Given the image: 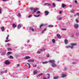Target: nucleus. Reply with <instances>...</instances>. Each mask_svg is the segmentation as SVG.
I'll return each instance as SVG.
<instances>
[{"instance_id": "obj_1", "label": "nucleus", "mask_w": 79, "mask_h": 79, "mask_svg": "<svg viewBox=\"0 0 79 79\" xmlns=\"http://www.w3.org/2000/svg\"><path fill=\"white\" fill-rule=\"evenodd\" d=\"M4 63L5 64L8 65V64H10V63L8 61V60H6L5 61Z\"/></svg>"}, {"instance_id": "obj_2", "label": "nucleus", "mask_w": 79, "mask_h": 79, "mask_svg": "<svg viewBox=\"0 0 79 79\" xmlns=\"http://www.w3.org/2000/svg\"><path fill=\"white\" fill-rule=\"evenodd\" d=\"M51 66L52 67H53V68H56L57 66V65H56V64L55 63H52V64Z\"/></svg>"}, {"instance_id": "obj_3", "label": "nucleus", "mask_w": 79, "mask_h": 79, "mask_svg": "<svg viewBox=\"0 0 79 79\" xmlns=\"http://www.w3.org/2000/svg\"><path fill=\"white\" fill-rule=\"evenodd\" d=\"M49 63H55V61L54 60H49Z\"/></svg>"}, {"instance_id": "obj_4", "label": "nucleus", "mask_w": 79, "mask_h": 79, "mask_svg": "<svg viewBox=\"0 0 79 79\" xmlns=\"http://www.w3.org/2000/svg\"><path fill=\"white\" fill-rule=\"evenodd\" d=\"M27 61L29 63H31V62L33 63V62H34V60L31 59L28 60H27Z\"/></svg>"}, {"instance_id": "obj_5", "label": "nucleus", "mask_w": 79, "mask_h": 79, "mask_svg": "<svg viewBox=\"0 0 79 79\" xmlns=\"http://www.w3.org/2000/svg\"><path fill=\"white\" fill-rule=\"evenodd\" d=\"M74 27L75 29H77L78 28V27H79V25L77 24H75L74 25Z\"/></svg>"}, {"instance_id": "obj_6", "label": "nucleus", "mask_w": 79, "mask_h": 79, "mask_svg": "<svg viewBox=\"0 0 79 79\" xmlns=\"http://www.w3.org/2000/svg\"><path fill=\"white\" fill-rule=\"evenodd\" d=\"M71 47H73V46H76L77 45V44L76 43H71L70 44Z\"/></svg>"}, {"instance_id": "obj_7", "label": "nucleus", "mask_w": 79, "mask_h": 79, "mask_svg": "<svg viewBox=\"0 0 79 79\" xmlns=\"http://www.w3.org/2000/svg\"><path fill=\"white\" fill-rule=\"evenodd\" d=\"M66 48H70L71 49L73 48V46H67L65 47Z\"/></svg>"}, {"instance_id": "obj_8", "label": "nucleus", "mask_w": 79, "mask_h": 79, "mask_svg": "<svg viewBox=\"0 0 79 79\" xmlns=\"http://www.w3.org/2000/svg\"><path fill=\"white\" fill-rule=\"evenodd\" d=\"M44 6H50L51 5L49 3H45L44 4Z\"/></svg>"}, {"instance_id": "obj_9", "label": "nucleus", "mask_w": 79, "mask_h": 79, "mask_svg": "<svg viewBox=\"0 0 79 79\" xmlns=\"http://www.w3.org/2000/svg\"><path fill=\"white\" fill-rule=\"evenodd\" d=\"M30 57L29 56H26L24 58L25 60H27V59H30Z\"/></svg>"}, {"instance_id": "obj_10", "label": "nucleus", "mask_w": 79, "mask_h": 79, "mask_svg": "<svg viewBox=\"0 0 79 79\" xmlns=\"http://www.w3.org/2000/svg\"><path fill=\"white\" fill-rule=\"evenodd\" d=\"M45 15H46V16H47V15H48V14L49 13V12H48V11H47L46 10L45 11Z\"/></svg>"}, {"instance_id": "obj_11", "label": "nucleus", "mask_w": 79, "mask_h": 79, "mask_svg": "<svg viewBox=\"0 0 79 79\" xmlns=\"http://www.w3.org/2000/svg\"><path fill=\"white\" fill-rule=\"evenodd\" d=\"M44 74L42 73H40L39 75H38L37 77H40V76H42Z\"/></svg>"}, {"instance_id": "obj_12", "label": "nucleus", "mask_w": 79, "mask_h": 79, "mask_svg": "<svg viewBox=\"0 0 79 79\" xmlns=\"http://www.w3.org/2000/svg\"><path fill=\"white\" fill-rule=\"evenodd\" d=\"M68 40H65L64 43H65V44H66V45H67V44H68Z\"/></svg>"}, {"instance_id": "obj_13", "label": "nucleus", "mask_w": 79, "mask_h": 79, "mask_svg": "<svg viewBox=\"0 0 79 79\" xmlns=\"http://www.w3.org/2000/svg\"><path fill=\"white\" fill-rule=\"evenodd\" d=\"M66 75L65 74H61V77H66Z\"/></svg>"}, {"instance_id": "obj_14", "label": "nucleus", "mask_w": 79, "mask_h": 79, "mask_svg": "<svg viewBox=\"0 0 79 79\" xmlns=\"http://www.w3.org/2000/svg\"><path fill=\"white\" fill-rule=\"evenodd\" d=\"M37 10H39V8H35L34 10V12L35 13V12H36V11H37Z\"/></svg>"}, {"instance_id": "obj_15", "label": "nucleus", "mask_w": 79, "mask_h": 79, "mask_svg": "<svg viewBox=\"0 0 79 79\" xmlns=\"http://www.w3.org/2000/svg\"><path fill=\"white\" fill-rule=\"evenodd\" d=\"M21 24H19L18 25V29H20V28H21Z\"/></svg>"}, {"instance_id": "obj_16", "label": "nucleus", "mask_w": 79, "mask_h": 79, "mask_svg": "<svg viewBox=\"0 0 79 79\" xmlns=\"http://www.w3.org/2000/svg\"><path fill=\"white\" fill-rule=\"evenodd\" d=\"M1 30L2 32H3L4 31H5V27H2L1 28Z\"/></svg>"}, {"instance_id": "obj_17", "label": "nucleus", "mask_w": 79, "mask_h": 79, "mask_svg": "<svg viewBox=\"0 0 79 79\" xmlns=\"http://www.w3.org/2000/svg\"><path fill=\"white\" fill-rule=\"evenodd\" d=\"M57 36L58 38L59 39H61V36H60V35L59 34H57Z\"/></svg>"}, {"instance_id": "obj_18", "label": "nucleus", "mask_w": 79, "mask_h": 79, "mask_svg": "<svg viewBox=\"0 0 79 79\" xmlns=\"http://www.w3.org/2000/svg\"><path fill=\"white\" fill-rule=\"evenodd\" d=\"M6 50H5L2 53V55H5V54H6Z\"/></svg>"}, {"instance_id": "obj_19", "label": "nucleus", "mask_w": 79, "mask_h": 79, "mask_svg": "<svg viewBox=\"0 0 79 79\" xmlns=\"http://www.w3.org/2000/svg\"><path fill=\"white\" fill-rule=\"evenodd\" d=\"M62 8H64V7H65V6H66V5L65 4H64L63 3L62 4Z\"/></svg>"}, {"instance_id": "obj_20", "label": "nucleus", "mask_w": 79, "mask_h": 79, "mask_svg": "<svg viewBox=\"0 0 79 79\" xmlns=\"http://www.w3.org/2000/svg\"><path fill=\"white\" fill-rule=\"evenodd\" d=\"M48 63V62L47 61L43 62H42V64H47V63Z\"/></svg>"}, {"instance_id": "obj_21", "label": "nucleus", "mask_w": 79, "mask_h": 79, "mask_svg": "<svg viewBox=\"0 0 79 79\" xmlns=\"http://www.w3.org/2000/svg\"><path fill=\"white\" fill-rule=\"evenodd\" d=\"M46 28H44V30H43V31L41 32V34H43L44 33V32H45V31H46Z\"/></svg>"}, {"instance_id": "obj_22", "label": "nucleus", "mask_w": 79, "mask_h": 79, "mask_svg": "<svg viewBox=\"0 0 79 79\" xmlns=\"http://www.w3.org/2000/svg\"><path fill=\"white\" fill-rule=\"evenodd\" d=\"M63 18V17H58L57 18V20H58L59 21H60V20H61V18Z\"/></svg>"}, {"instance_id": "obj_23", "label": "nucleus", "mask_w": 79, "mask_h": 79, "mask_svg": "<svg viewBox=\"0 0 79 79\" xmlns=\"http://www.w3.org/2000/svg\"><path fill=\"white\" fill-rule=\"evenodd\" d=\"M37 73V72L35 71H34L33 74H34V75H35V74H36Z\"/></svg>"}, {"instance_id": "obj_24", "label": "nucleus", "mask_w": 79, "mask_h": 79, "mask_svg": "<svg viewBox=\"0 0 79 79\" xmlns=\"http://www.w3.org/2000/svg\"><path fill=\"white\" fill-rule=\"evenodd\" d=\"M30 30H31V31H34V29H33V28H32V27H30Z\"/></svg>"}, {"instance_id": "obj_25", "label": "nucleus", "mask_w": 79, "mask_h": 79, "mask_svg": "<svg viewBox=\"0 0 79 79\" xmlns=\"http://www.w3.org/2000/svg\"><path fill=\"white\" fill-rule=\"evenodd\" d=\"M9 58L10 59H13L14 57H13L12 56H9Z\"/></svg>"}, {"instance_id": "obj_26", "label": "nucleus", "mask_w": 79, "mask_h": 79, "mask_svg": "<svg viewBox=\"0 0 79 79\" xmlns=\"http://www.w3.org/2000/svg\"><path fill=\"white\" fill-rule=\"evenodd\" d=\"M59 77L57 76V77H53V79H58V78Z\"/></svg>"}, {"instance_id": "obj_27", "label": "nucleus", "mask_w": 79, "mask_h": 79, "mask_svg": "<svg viewBox=\"0 0 79 79\" xmlns=\"http://www.w3.org/2000/svg\"><path fill=\"white\" fill-rule=\"evenodd\" d=\"M52 41L53 42V43H55V40L54 39H53L52 40Z\"/></svg>"}, {"instance_id": "obj_28", "label": "nucleus", "mask_w": 79, "mask_h": 79, "mask_svg": "<svg viewBox=\"0 0 79 79\" xmlns=\"http://www.w3.org/2000/svg\"><path fill=\"white\" fill-rule=\"evenodd\" d=\"M12 26L13 27H16V25H15V23L13 24Z\"/></svg>"}, {"instance_id": "obj_29", "label": "nucleus", "mask_w": 79, "mask_h": 79, "mask_svg": "<svg viewBox=\"0 0 79 79\" xmlns=\"http://www.w3.org/2000/svg\"><path fill=\"white\" fill-rule=\"evenodd\" d=\"M74 33L72 34L71 35L70 37H74Z\"/></svg>"}, {"instance_id": "obj_30", "label": "nucleus", "mask_w": 79, "mask_h": 79, "mask_svg": "<svg viewBox=\"0 0 79 79\" xmlns=\"http://www.w3.org/2000/svg\"><path fill=\"white\" fill-rule=\"evenodd\" d=\"M47 76H48V79H50V74L48 73L47 74Z\"/></svg>"}, {"instance_id": "obj_31", "label": "nucleus", "mask_w": 79, "mask_h": 79, "mask_svg": "<svg viewBox=\"0 0 79 79\" xmlns=\"http://www.w3.org/2000/svg\"><path fill=\"white\" fill-rule=\"evenodd\" d=\"M18 16L19 17H21V15L20 13H19L18 14Z\"/></svg>"}, {"instance_id": "obj_32", "label": "nucleus", "mask_w": 79, "mask_h": 79, "mask_svg": "<svg viewBox=\"0 0 79 79\" xmlns=\"http://www.w3.org/2000/svg\"><path fill=\"white\" fill-rule=\"evenodd\" d=\"M10 54H11V52H8L7 53V55H10Z\"/></svg>"}, {"instance_id": "obj_33", "label": "nucleus", "mask_w": 79, "mask_h": 79, "mask_svg": "<svg viewBox=\"0 0 79 79\" xmlns=\"http://www.w3.org/2000/svg\"><path fill=\"white\" fill-rule=\"evenodd\" d=\"M52 5L54 7H56V5L55 4V3H53L52 4Z\"/></svg>"}, {"instance_id": "obj_34", "label": "nucleus", "mask_w": 79, "mask_h": 79, "mask_svg": "<svg viewBox=\"0 0 79 79\" xmlns=\"http://www.w3.org/2000/svg\"><path fill=\"white\" fill-rule=\"evenodd\" d=\"M34 16H35V17H36L37 18H38V17H39V16H40V15H34Z\"/></svg>"}, {"instance_id": "obj_35", "label": "nucleus", "mask_w": 79, "mask_h": 79, "mask_svg": "<svg viewBox=\"0 0 79 79\" xmlns=\"http://www.w3.org/2000/svg\"><path fill=\"white\" fill-rule=\"evenodd\" d=\"M76 35H77V36H78V35H79V32H77L76 33Z\"/></svg>"}, {"instance_id": "obj_36", "label": "nucleus", "mask_w": 79, "mask_h": 79, "mask_svg": "<svg viewBox=\"0 0 79 79\" xmlns=\"http://www.w3.org/2000/svg\"><path fill=\"white\" fill-rule=\"evenodd\" d=\"M37 14H40V11H38L36 12Z\"/></svg>"}, {"instance_id": "obj_37", "label": "nucleus", "mask_w": 79, "mask_h": 79, "mask_svg": "<svg viewBox=\"0 0 79 79\" xmlns=\"http://www.w3.org/2000/svg\"><path fill=\"white\" fill-rule=\"evenodd\" d=\"M74 11H75L74 10H71V12L72 13H74Z\"/></svg>"}, {"instance_id": "obj_38", "label": "nucleus", "mask_w": 79, "mask_h": 79, "mask_svg": "<svg viewBox=\"0 0 79 79\" xmlns=\"http://www.w3.org/2000/svg\"><path fill=\"white\" fill-rule=\"evenodd\" d=\"M27 64H28V69H29L30 68V67H31V65L29 64V63H27Z\"/></svg>"}, {"instance_id": "obj_39", "label": "nucleus", "mask_w": 79, "mask_h": 79, "mask_svg": "<svg viewBox=\"0 0 79 79\" xmlns=\"http://www.w3.org/2000/svg\"><path fill=\"white\" fill-rule=\"evenodd\" d=\"M44 24H42L41 25H40V28H41L43 26H44Z\"/></svg>"}, {"instance_id": "obj_40", "label": "nucleus", "mask_w": 79, "mask_h": 79, "mask_svg": "<svg viewBox=\"0 0 79 79\" xmlns=\"http://www.w3.org/2000/svg\"><path fill=\"white\" fill-rule=\"evenodd\" d=\"M49 27H53V26L52 25H49Z\"/></svg>"}, {"instance_id": "obj_41", "label": "nucleus", "mask_w": 79, "mask_h": 79, "mask_svg": "<svg viewBox=\"0 0 79 79\" xmlns=\"http://www.w3.org/2000/svg\"><path fill=\"white\" fill-rule=\"evenodd\" d=\"M8 51H9V50H12V49L11 48H8Z\"/></svg>"}, {"instance_id": "obj_42", "label": "nucleus", "mask_w": 79, "mask_h": 79, "mask_svg": "<svg viewBox=\"0 0 79 79\" xmlns=\"http://www.w3.org/2000/svg\"><path fill=\"white\" fill-rule=\"evenodd\" d=\"M76 21L77 23L79 22V21L78 20V19H76Z\"/></svg>"}, {"instance_id": "obj_43", "label": "nucleus", "mask_w": 79, "mask_h": 79, "mask_svg": "<svg viewBox=\"0 0 79 79\" xmlns=\"http://www.w3.org/2000/svg\"><path fill=\"white\" fill-rule=\"evenodd\" d=\"M8 37H9V35H8L7 37L6 38V40H8L9 39Z\"/></svg>"}, {"instance_id": "obj_44", "label": "nucleus", "mask_w": 79, "mask_h": 79, "mask_svg": "<svg viewBox=\"0 0 79 79\" xmlns=\"http://www.w3.org/2000/svg\"><path fill=\"white\" fill-rule=\"evenodd\" d=\"M5 73V72L3 71L1 72V74H3V73Z\"/></svg>"}, {"instance_id": "obj_45", "label": "nucleus", "mask_w": 79, "mask_h": 79, "mask_svg": "<svg viewBox=\"0 0 79 79\" xmlns=\"http://www.w3.org/2000/svg\"><path fill=\"white\" fill-rule=\"evenodd\" d=\"M49 56H50V55H49V54H48L47 55V57H49Z\"/></svg>"}, {"instance_id": "obj_46", "label": "nucleus", "mask_w": 79, "mask_h": 79, "mask_svg": "<svg viewBox=\"0 0 79 79\" xmlns=\"http://www.w3.org/2000/svg\"><path fill=\"white\" fill-rule=\"evenodd\" d=\"M7 73V70H5L4 73Z\"/></svg>"}, {"instance_id": "obj_47", "label": "nucleus", "mask_w": 79, "mask_h": 79, "mask_svg": "<svg viewBox=\"0 0 79 79\" xmlns=\"http://www.w3.org/2000/svg\"><path fill=\"white\" fill-rule=\"evenodd\" d=\"M37 53L38 54H40V51H38Z\"/></svg>"}, {"instance_id": "obj_48", "label": "nucleus", "mask_w": 79, "mask_h": 79, "mask_svg": "<svg viewBox=\"0 0 79 79\" xmlns=\"http://www.w3.org/2000/svg\"><path fill=\"white\" fill-rule=\"evenodd\" d=\"M32 16V15H29L28 16V17L29 18H31V17Z\"/></svg>"}, {"instance_id": "obj_49", "label": "nucleus", "mask_w": 79, "mask_h": 79, "mask_svg": "<svg viewBox=\"0 0 79 79\" xmlns=\"http://www.w3.org/2000/svg\"><path fill=\"white\" fill-rule=\"evenodd\" d=\"M10 40H6L5 41V42H9Z\"/></svg>"}, {"instance_id": "obj_50", "label": "nucleus", "mask_w": 79, "mask_h": 79, "mask_svg": "<svg viewBox=\"0 0 79 79\" xmlns=\"http://www.w3.org/2000/svg\"><path fill=\"white\" fill-rule=\"evenodd\" d=\"M43 51H45V50H46V48H44L43 49Z\"/></svg>"}, {"instance_id": "obj_51", "label": "nucleus", "mask_w": 79, "mask_h": 79, "mask_svg": "<svg viewBox=\"0 0 79 79\" xmlns=\"http://www.w3.org/2000/svg\"><path fill=\"white\" fill-rule=\"evenodd\" d=\"M75 3H77V0H75Z\"/></svg>"}, {"instance_id": "obj_52", "label": "nucleus", "mask_w": 79, "mask_h": 79, "mask_svg": "<svg viewBox=\"0 0 79 79\" xmlns=\"http://www.w3.org/2000/svg\"><path fill=\"white\" fill-rule=\"evenodd\" d=\"M62 31H65V30H66V28H62Z\"/></svg>"}, {"instance_id": "obj_53", "label": "nucleus", "mask_w": 79, "mask_h": 79, "mask_svg": "<svg viewBox=\"0 0 79 79\" xmlns=\"http://www.w3.org/2000/svg\"><path fill=\"white\" fill-rule=\"evenodd\" d=\"M76 15L77 16H79V13H77Z\"/></svg>"}, {"instance_id": "obj_54", "label": "nucleus", "mask_w": 79, "mask_h": 79, "mask_svg": "<svg viewBox=\"0 0 79 79\" xmlns=\"http://www.w3.org/2000/svg\"><path fill=\"white\" fill-rule=\"evenodd\" d=\"M30 10H33V8H30Z\"/></svg>"}, {"instance_id": "obj_55", "label": "nucleus", "mask_w": 79, "mask_h": 79, "mask_svg": "<svg viewBox=\"0 0 79 79\" xmlns=\"http://www.w3.org/2000/svg\"><path fill=\"white\" fill-rule=\"evenodd\" d=\"M73 64H76V62H73Z\"/></svg>"}, {"instance_id": "obj_56", "label": "nucleus", "mask_w": 79, "mask_h": 79, "mask_svg": "<svg viewBox=\"0 0 79 79\" xmlns=\"http://www.w3.org/2000/svg\"><path fill=\"white\" fill-rule=\"evenodd\" d=\"M61 13H61V11H60V12H59V14H61Z\"/></svg>"}, {"instance_id": "obj_57", "label": "nucleus", "mask_w": 79, "mask_h": 79, "mask_svg": "<svg viewBox=\"0 0 79 79\" xmlns=\"http://www.w3.org/2000/svg\"><path fill=\"white\" fill-rule=\"evenodd\" d=\"M40 52H42V51H43V49H41L40 50Z\"/></svg>"}, {"instance_id": "obj_58", "label": "nucleus", "mask_w": 79, "mask_h": 79, "mask_svg": "<svg viewBox=\"0 0 79 79\" xmlns=\"http://www.w3.org/2000/svg\"><path fill=\"white\" fill-rule=\"evenodd\" d=\"M2 13V11H1V9H0V14H1Z\"/></svg>"}, {"instance_id": "obj_59", "label": "nucleus", "mask_w": 79, "mask_h": 79, "mask_svg": "<svg viewBox=\"0 0 79 79\" xmlns=\"http://www.w3.org/2000/svg\"><path fill=\"white\" fill-rule=\"evenodd\" d=\"M57 2H61V0H57Z\"/></svg>"}, {"instance_id": "obj_60", "label": "nucleus", "mask_w": 79, "mask_h": 79, "mask_svg": "<svg viewBox=\"0 0 79 79\" xmlns=\"http://www.w3.org/2000/svg\"><path fill=\"white\" fill-rule=\"evenodd\" d=\"M17 66L18 67V66H19V64H18L17 65Z\"/></svg>"}, {"instance_id": "obj_61", "label": "nucleus", "mask_w": 79, "mask_h": 79, "mask_svg": "<svg viewBox=\"0 0 79 79\" xmlns=\"http://www.w3.org/2000/svg\"><path fill=\"white\" fill-rule=\"evenodd\" d=\"M72 5H70V8H71V7H72Z\"/></svg>"}, {"instance_id": "obj_62", "label": "nucleus", "mask_w": 79, "mask_h": 79, "mask_svg": "<svg viewBox=\"0 0 79 79\" xmlns=\"http://www.w3.org/2000/svg\"><path fill=\"white\" fill-rule=\"evenodd\" d=\"M44 79H47V78H46V77H44Z\"/></svg>"}, {"instance_id": "obj_63", "label": "nucleus", "mask_w": 79, "mask_h": 79, "mask_svg": "<svg viewBox=\"0 0 79 79\" xmlns=\"http://www.w3.org/2000/svg\"><path fill=\"white\" fill-rule=\"evenodd\" d=\"M37 65H35V66H33L34 68L35 67H36Z\"/></svg>"}, {"instance_id": "obj_64", "label": "nucleus", "mask_w": 79, "mask_h": 79, "mask_svg": "<svg viewBox=\"0 0 79 79\" xmlns=\"http://www.w3.org/2000/svg\"><path fill=\"white\" fill-rule=\"evenodd\" d=\"M64 70L65 71H66V68H64Z\"/></svg>"}]
</instances>
